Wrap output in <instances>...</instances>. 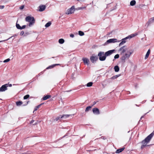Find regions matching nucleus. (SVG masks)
Segmentation results:
<instances>
[{"label":"nucleus","mask_w":154,"mask_h":154,"mask_svg":"<svg viewBox=\"0 0 154 154\" xmlns=\"http://www.w3.org/2000/svg\"><path fill=\"white\" fill-rule=\"evenodd\" d=\"M41 105V104H40L38 106H36L35 108L34 111H36V110H37V109L40 107Z\"/></svg>","instance_id":"473e14b6"},{"label":"nucleus","mask_w":154,"mask_h":154,"mask_svg":"<svg viewBox=\"0 0 154 154\" xmlns=\"http://www.w3.org/2000/svg\"><path fill=\"white\" fill-rule=\"evenodd\" d=\"M113 10H114V9H113L111 10V11H113Z\"/></svg>","instance_id":"8fccbe9b"},{"label":"nucleus","mask_w":154,"mask_h":154,"mask_svg":"<svg viewBox=\"0 0 154 154\" xmlns=\"http://www.w3.org/2000/svg\"><path fill=\"white\" fill-rule=\"evenodd\" d=\"M114 69L116 72H118L119 70V67L118 66H116L114 67Z\"/></svg>","instance_id":"4be33fe9"},{"label":"nucleus","mask_w":154,"mask_h":154,"mask_svg":"<svg viewBox=\"0 0 154 154\" xmlns=\"http://www.w3.org/2000/svg\"><path fill=\"white\" fill-rule=\"evenodd\" d=\"M93 113L95 114H99L100 113L99 110L97 108L93 109Z\"/></svg>","instance_id":"2eb2a0df"},{"label":"nucleus","mask_w":154,"mask_h":154,"mask_svg":"<svg viewBox=\"0 0 154 154\" xmlns=\"http://www.w3.org/2000/svg\"><path fill=\"white\" fill-rule=\"evenodd\" d=\"M136 3V1L134 0H132L130 2V5L131 6L134 5Z\"/></svg>","instance_id":"a211bd4d"},{"label":"nucleus","mask_w":154,"mask_h":154,"mask_svg":"<svg viewBox=\"0 0 154 154\" xmlns=\"http://www.w3.org/2000/svg\"><path fill=\"white\" fill-rule=\"evenodd\" d=\"M70 37L73 38L74 37V34H71L70 35Z\"/></svg>","instance_id":"a19ab883"},{"label":"nucleus","mask_w":154,"mask_h":154,"mask_svg":"<svg viewBox=\"0 0 154 154\" xmlns=\"http://www.w3.org/2000/svg\"><path fill=\"white\" fill-rule=\"evenodd\" d=\"M17 22H18V20L17 21V23H16V27L17 29H20L21 26H20V24H19L17 23Z\"/></svg>","instance_id":"5701e85b"},{"label":"nucleus","mask_w":154,"mask_h":154,"mask_svg":"<svg viewBox=\"0 0 154 154\" xmlns=\"http://www.w3.org/2000/svg\"><path fill=\"white\" fill-rule=\"evenodd\" d=\"M104 37L105 38H106V36H104Z\"/></svg>","instance_id":"09e8293b"},{"label":"nucleus","mask_w":154,"mask_h":154,"mask_svg":"<svg viewBox=\"0 0 154 154\" xmlns=\"http://www.w3.org/2000/svg\"><path fill=\"white\" fill-rule=\"evenodd\" d=\"M93 83L92 82H89L87 84V86L88 87H91L92 86Z\"/></svg>","instance_id":"cd10ccee"},{"label":"nucleus","mask_w":154,"mask_h":154,"mask_svg":"<svg viewBox=\"0 0 154 154\" xmlns=\"http://www.w3.org/2000/svg\"><path fill=\"white\" fill-rule=\"evenodd\" d=\"M59 42L60 44H63L64 42V39H59Z\"/></svg>","instance_id":"c85d7f7f"},{"label":"nucleus","mask_w":154,"mask_h":154,"mask_svg":"<svg viewBox=\"0 0 154 154\" xmlns=\"http://www.w3.org/2000/svg\"><path fill=\"white\" fill-rule=\"evenodd\" d=\"M127 48H127L125 46H124L121 48L119 49V51H121V53H123L126 51Z\"/></svg>","instance_id":"f8f14e48"},{"label":"nucleus","mask_w":154,"mask_h":154,"mask_svg":"<svg viewBox=\"0 0 154 154\" xmlns=\"http://www.w3.org/2000/svg\"><path fill=\"white\" fill-rule=\"evenodd\" d=\"M29 97V95L28 94L25 96L23 97V99L25 100L26 99L28 98Z\"/></svg>","instance_id":"2f4dec72"},{"label":"nucleus","mask_w":154,"mask_h":154,"mask_svg":"<svg viewBox=\"0 0 154 154\" xmlns=\"http://www.w3.org/2000/svg\"><path fill=\"white\" fill-rule=\"evenodd\" d=\"M153 134H154L153 133L147 136L143 141H142V143L144 145L141 146V148L144 147V146H146V144L149 142L152 137Z\"/></svg>","instance_id":"f03ea898"},{"label":"nucleus","mask_w":154,"mask_h":154,"mask_svg":"<svg viewBox=\"0 0 154 154\" xmlns=\"http://www.w3.org/2000/svg\"><path fill=\"white\" fill-rule=\"evenodd\" d=\"M84 0H77V1H83Z\"/></svg>","instance_id":"49530a36"},{"label":"nucleus","mask_w":154,"mask_h":154,"mask_svg":"<svg viewBox=\"0 0 154 154\" xmlns=\"http://www.w3.org/2000/svg\"><path fill=\"white\" fill-rule=\"evenodd\" d=\"M91 108V106H88L85 109V111L86 112H88Z\"/></svg>","instance_id":"c756f323"},{"label":"nucleus","mask_w":154,"mask_h":154,"mask_svg":"<svg viewBox=\"0 0 154 154\" xmlns=\"http://www.w3.org/2000/svg\"><path fill=\"white\" fill-rule=\"evenodd\" d=\"M2 41H0V42H2Z\"/></svg>","instance_id":"3c124183"},{"label":"nucleus","mask_w":154,"mask_h":154,"mask_svg":"<svg viewBox=\"0 0 154 154\" xmlns=\"http://www.w3.org/2000/svg\"><path fill=\"white\" fill-rule=\"evenodd\" d=\"M51 97V96L50 95H48L42 98H43V100H45Z\"/></svg>","instance_id":"412c9836"},{"label":"nucleus","mask_w":154,"mask_h":154,"mask_svg":"<svg viewBox=\"0 0 154 154\" xmlns=\"http://www.w3.org/2000/svg\"><path fill=\"white\" fill-rule=\"evenodd\" d=\"M126 42V41L125 40H123L122 42H121L119 44V45L120 46L122 45H123L124 43H125Z\"/></svg>","instance_id":"7c9ffc66"},{"label":"nucleus","mask_w":154,"mask_h":154,"mask_svg":"<svg viewBox=\"0 0 154 154\" xmlns=\"http://www.w3.org/2000/svg\"><path fill=\"white\" fill-rule=\"evenodd\" d=\"M5 8L4 5H0V9H3Z\"/></svg>","instance_id":"4c0bfd02"},{"label":"nucleus","mask_w":154,"mask_h":154,"mask_svg":"<svg viewBox=\"0 0 154 154\" xmlns=\"http://www.w3.org/2000/svg\"><path fill=\"white\" fill-rule=\"evenodd\" d=\"M82 60L85 64H86L88 65H89L90 61L88 58L86 57H83L82 59Z\"/></svg>","instance_id":"9d476101"},{"label":"nucleus","mask_w":154,"mask_h":154,"mask_svg":"<svg viewBox=\"0 0 154 154\" xmlns=\"http://www.w3.org/2000/svg\"><path fill=\"white\" fill-rule=\"evenodd\" d=\"M17 35H14L13 36H12L9 38H12L13 37H14V36H16Z\"/></svg>","instance_id":"37998d69"},{"label":"nucleus","mask_w":154,"mask_h":154,"mask_svg":"<svg viewBox=\"0 0 154 154\" xmlns=\"http://www.w3.org/2000/svg\"><path fill=\"white\" fill-rule=\"evenodd\" d=\"M84 8V7H80L79 8V9H83Z\"/></svg>","instance_id":"c03bdc74"},{"label":"nucleus","mask_w":154,"mask_h":154,"mask_svg":"<svg viewBox=\"0 0 154 154\" xmlns=\"http://www.w3.org/2000/svg\"><path fill=\"white\" fill-rule=\"evenodd\" d=\"M98 59V57L96 56L93 55L90 58V60L91 61L94 63Z\"/></svg>","instance_id":"0eeeda50"},{"label":"nucleus","mask_w":154,"mask_h":154,"mask_svg":"<svg viewBox=\"0 0 154 154\" xmlns=\"http://www.w3.org/2000/svg\"><path fill=\"white\" fill-rule=\"evenodd\" d=\"M51 22H49L47 23L45 25L46 27H49L51 24Z\"/></svg>","instance_id":"393cba45"},{"label":"nucleus","mask_w":154,"mask_h":154,"mask_svg":"<svg viewBox=\"0 0 154 154\" xmlns=\"http://www.w3.org/2000/svg\"><path fill=\"white\" fill-rule=\"evenodd\" d=\"M150 53V50L149 49L146 53L145 57V59H146L148 58Z\"/></svg>","instance_id":"aec40b11"},{"label":"nucleus","mask_w":154,"mask_h":154,"mask_svg":"<svg viewBox=\"0 0 154 154\" xmlns=\"http://www.w3.org/2000/svg\"><path fill=\"white\" fill-rule=\"evenodd\" d=\"M78 34L81 36H82L84 35V33L82 31H79L78 32Z\"/></svg>","instance_id":"b1692460"},{"label":"nucleus","mask_w":154,"mask_h":154,"mask_svg":"<svg viewBox=\"0 0 154 154\" xmlns=\"http://www.w3.org/2000/svg\"><path fill=\"white\" fill-rule=\"evenodd\" d=\"M124 148H122L119 149H117L116 151V152L117 153H118L120 152H121L124 149Z\"/></svg>","instance_id":"f3484780"},{"label":"nucleus","mask_w":154,"mask_h":154,"mask_svg":"<svg viewBox=\"0 0 154 154\" xmlns=\"http://www.w3.org/2000/svg\"><path fill=\"white\" fill-rule=\"evenodd\" d=\"M133 52V50L129 48H128L124 57L125 58H129Z\"/></svg>","instance_id":"7ed1b4c3"},{"label":"nucleus","mask_w":154,"mask_h":154,"mask_svg":"<svg viewBox=\"0 0 154 154\" xmlns=\"http://www.w3.org/2000/svg\"><path fill=\"white\" fill-rule=\"evenodd\" d=\"M24 8V6L23 5H22L20 6V9L22 10Z\"/></svg>","instance_id":"58836bf2"},{"label":"nucleus","mask_w":154,"mask_h":154,"mask_svg":"<svg viewBox=\"0 0 154 154\" xmlns=\"http://www.w3.org/2000/svg\"><path fill=\"white\" fill-rule=\"evenodd\" d=\"M154 21V17L150 19L148 22L146 23V25H147L148 26L151 23L153 22Z\"/></svg>","instance_id":"4468645a"},{"label":"nucleus","mask_w":154,"mask_h":154,"mask_svg":"<svg viewBox=\"0 0 154 154\" xmlns=\"http://www.w3.org/2000/svg\"><path fill=\"white\" fill-rule=\"evenodd\" d=\"M117 39H109L107 41V43H112L117 42Z\"/></svg>","instance_id":"dca6fc26"},{"label":"nucleus","mask_w":154,"mask_h":154,"mask_svg":"<svg viewBox=\"0 0 154 154\" xmlns=\"http://www.w3.org/2000/svg\"><path fill=\"white\" fill-rule=\"evenodd\" d=\"M25 20L26 22L29 23V26L30 27L33 25L35 23V19L33 17L28 16L25 18Z\"/></svg>","instance_id":"f257e3e1"},{"label":"nucleus","mask_w":154,"mask_h":154,"mask_svg":"<svg viewBox=\"0 0 154 154\" xmlns=\"http://www.w3.org/2000/svg\"><path fill=\"white\" fill-rule=\"evenodd\" d=\"M75 9V6H72V7L68 9L66 11V14H69L73 13Z\"/></svg>","instance_id":"423d86ee"},{"label":"nucleus","mask_w":154,"mask_h":154,"mask_svg":"<svg viewBox=\"0 0 154 154\" xmlns=\"http://www.w3.org/2000/svg\"><path fill=\"white\" fill-rule=\"evenodd\" d=\"M119 57V54H117L114 57L115 59L118 58Z\"/></svg>","instance_id":"72a5a7b5"},{"label":"nucleus","mask_w":154,"mask_h":154,"mask_svg":"<svg viewBox=\"0 0 154 154\" xmlns=\"http://www.w3.org/2000/svg\"><path fill=\"white\" fill-rule=\"evenodd\" d=\"M115 51V50L114 49L109 51L105 52V55L106 57L107 56H109L113 54Z\"/></svg>","instance_id":"1a4fd4ad"},{"label":"nucleus","mask_w":154,"mask_h":154,"mask_svg":"<svg viewBox=\"0 0 154 154\" xmlns=\"http://www.w3.org/2000/svg\"><path fill=\"white\" fill-rule=\"evenodd\" d=\"M59 65V64H53V65H51V66H49L48 67H47L46 68V69H51L52 68H54L55 66H56L57 65Z\"/></svg>","instance_id":"6ab92c4d"},{"label":"nucleus","mask_w":154,"mask_h":154,"mask_svg":"<svg viewBox=\"0 0 154 154\" xmlns=\"http://www.w3.org/2000/svg\"><path fill=\"white\" fill-rule=\"evenodd\" d=\"M112 32H110L109 33L107 34V35H108V36L107 37V38H108L109 37H111V36L110 35L111 34H112Z\"/></svg>","instance_id":"ea45409f"},{"label":"nucleus","mask_w":154,"mask_h":154,"mask_svg":"<svg viewBox=\"0 0 154 154\" xmlns=\"http://www.w3.org/2000/svg\"><path fill=\"white\" fill-rule=\"evenodd\" d=\"M24 34V35H25L24 34V32L23 31H22L20 32V35H22Z\"/></svg>","instance_id":"e433bc0d"},{"label":"nucleus","mask_w":154,"mask_h":154,"mask_svg":"<svg viewBox=\"0 0 154 154\" xmlns=\"http://www.w3.org/2000/svg\"><path fill=\"white\" fill-rule=\"evenodd\" d=\"M8 85L9 87H11L12 86V85L11 84H9Z\"/></svg>","instance_id":"a18cd8bd"},{"label":"nucleus","mask_w":154,"mask_h":154,"mask_svg":"<svg viewBox=\"0 0 154 154\" xmlns=\"http://www.w3.org/2000/svg\"><path fill=\"white\" fill-rule=\"evenodd\" d=\"M120 75H114V76H112V77L111 78V79H116L118 77H119V76H120Z\"/></svg>","instance_id":"a878e982"},{"label":"nucleus","mask_w":154,"mask_h":154,"mask_svg":"<svg viewBox=\"0 0 154 154\" xmlns=\"http://www.w3.org/2000/svg\"><path fill=\"white\" fill-rule=\"evenodd\" d=\"M138 35L137 33L132 34L124 38H132Z\"/></svg>","instance_id":"9b49d317"},{"label":"nucleus","mask_w":154,"mask_h":154,"mask_svg":"<svg viewBox=\"0 0 154 154\" xmlns=\"http://www.w3.org/2000/svg\"><path fill=\"white\" fill-rule=\"evenodd\" d=\"M69 116V115H63V116H57L54 118V122H56L61 118H63L65 117V118H66L67 117H68Z\"/></svg>","instance_id":"39448f33"},{"label":"nucleus","mask_w":154,"mask_h":154,"mask_svg":"<svg viewBox=\"0 0 154 154\" xmlns=\"http://www.w3.org/2000/svg\"><path fill=\"white\" fill-rule=\"evenodd\" d=\"M16 105L17 106H20L22 104L23 102L22 101L17 102L16 103Z\"/></svg>","instance_id":"bb28decb"},{"label":"nucleus","mask_w":154,"mask_h":154,"mask_svg":"<svg viewBox=\"0 0 154 154\" xmlns=\"http://www.w3.org/2000/svg\"><path fill=\"white\" fill-rule=\"evenodd\" d=\"M99 57V59L100 61H104L106 60V57L105 55L104 52H100L98 54Z\"/></svg>","instance_id":"20e7f679"},{"label":"nucleus","mask_w":154,"mask_h":154,"mask_svg":"<svg viewBox=\"0 0 154 154\" xmlns=\"http://www.w3.org/2000/svg\"><path fill=\"white\" fill-rule=\"evenodd\" d=\"M39 11L42 12L44 11L46 8V6L45 5H41L39 7Z\"/></svg>","instance_id":"ddd939ff"},{"label":"nucleus","mask_w":154,"mask_h":154,"mask_svg":"<svg viewBox=\"0 0 154 154\" xmlns=\"http://www.w3.org/2000/svg\"><path fill=\"white\" fill-rule=\"evenodd\" d=\"M10 59L9 58H8L6 60H5L3 61V62L4 63H6V62H8L9 61H10Z\"/></svg>","instance_id":"f704fd0d"},{"label":"nucleus","mask_w":154,"mask_h":154,"mask_svg":"<svg viewBox=\"0 0 154 154\" xmlns=\"http://www.w3.org/2000/svg\"><path fill=\"white\" fill-rule=\"evenodd\" d=\"M8 86V84H6L2 86L0 88V92H3L7 90V87Z\"/></svg>","instance_id":"6e6552de"},{"label":"nucleus","mask_w":154,"mask_h":154,"mask_svg":"<svg viewBox=\"0 0 154 154\" xmlns=\"http://www.w3.org/2000/svg\"><path fill=\"white\" fill-rule=\"evenodd\" d=\"M26 26V25H23L22 26H21L20 30H21L23 29H25Z\"/></svg>","instance_id":"c9c22d12"},{"label":"nucleus","mask_w":154,"mask_h":154,"mask_svg":"<svg viewBox=\"0 0 154 154\" xmlns=\"http://www.w3.org/2000/svg\"><path fill=\"white\" fill-rule=\"evenodd\" d=\"M34 122H35V121H34V120H32L30 121V124H32V123H34Z\"/></svg>","instance_id":"79ce46f5"},{"label":"nucleus","mask_w":154,"mask_h":154,"mask_svg":"<svg viewBox=\"0 0 154 154\" xmlns=\"http://www.w3.org/2000/svg\"><path fill=\"white\" fill-rule=\"evenodd\" d=\"M37 123L36 122H35V123H34L33 124L35 125H36L37 124Z\"/></svg>","instance_id":"de8ad7c7"}]
</instances>
